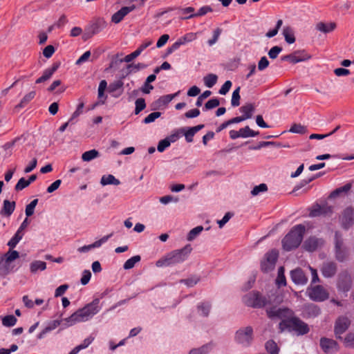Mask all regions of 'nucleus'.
I'll list each match as a JSON object with an SVG mask.
<instances>
[{
  "label": "nucleus",
  "mask_w": 354,
  "mask_h": 354,
  "mask_svg": "<svg viewBox=\"0 0 354 354\" xmlns=\"http://www.w3.org/2000/svg\"><path fill=\"white\" fill-rule=\"evenodd\" d=\"M100 299H94L91 303L87 304L83 308L78 309L70 317L62 319V321L54 320L50 322L39 335L38 338H43L46 334L58 327L61 322H65L66 326H71L77 323L87 322L91 319L100 310Z\"/></svg>",
  "instance_id": "obj_1"
},
{
  "label": "nucleus",
  "mask_w": 354,
  "mask_h": 354,
  "mask_svg": "<svg viewBox=\"0 0 354 354\" xmlns=\"http://www.w3.org/2000/svg\"><path fill=\"white\" fill-rule=\"evenodd\" d=\"M192 251L191 245L187 244L181 249L173 250L156 262L157 267L174 266L183 263Z\"/></svg>",
  "instance_id": "obj_2"
},
{
  "label": "nucleus",
  "mask_w": 354,
  "mask_h": 354,
  "mask_svg": "<svg viewBox=\"0 0 354 354\" xmlns=\"http://www.w3.org/2000/svg\"><path fill=\"white\" fill-rule=\"evenodd\" d=\"M305 230V226L301 224L294 226L283 239V248L290 251L298 248L302 241Z\"/></svg>",
  "instance_id": "obj_3"
},
{
  "label": "nucleus",
  "mask_w": 354,
  "mask_h": 354,
  "mask_svg": "<svg viewBox=\"0 0 354 354\" xmlns=\"http://www.w3.org/2000/svg\"><path fill=\"white\" fill-rule=\"evenodd\" d=\"M334 252L337 261L344 262L348 258L349 249L344 243L343 237L339 232H335L334 237Z\"/></svg>",
  "instance_id": "obj_4"
},
{
  "label": "nucleus",
  "mask_w": 354,
  "mask_h": 354,
  "mask_svg": "<svg viewBox=\"0 0 354 354\" xmlns=\"http://www.w3.org/2000/svg\"><path fill=\"white\" fill-rule=\"evenodd\" d=\"M243 301L246 306L257 308H263L268 304L266 298L257 291H252L245 295Z\"/></svg>",
  "instance_id": "obj_5"
},
{
  "label": "nucleus",
  "mask_w": 354,
  "mask_h": 354,
  "mask_svg": "<svg viewBox=\"0 0 354 354\" xmlns=\"http://www.w3.org/2000/svg\"><path fill=\"white\" fill-rule=\"evenodd\" d=\"M306 293L311 300L317 302L324 301L329 297V293L321 285L308 288Z\"/></svg>",
  "instance_id": "obj_6"
},
{
  "label": "nucleus",
  "mask_w": 354,
  "mask_h": 354,
  "mask_svg": "<svg viewBox=\"0 0 354 354\" xmlns=\"http://www.w3.org/2000/svg\"><path fill=\"white\" fill-rule=\"evenodd\" d=\"M235 341L243 346H248L253 339V329L247 326L238 330L234 337Z\"/></svg>",
  "instance_id": "obj_7"
},
{
  "label": "nucleus",
  "mask_w": 354,
  "mask_h": 354,
  "mask_svg": "<svg viewBox=\"0 0 354 354\" xmlns=\"http://www.w3.org/2000/svg\"><path fill=\"white\" fill-rule=\"evenodd\" d=\"M279 257V253L276 250H272L268 252L263 259L261 262V269L263 272L272 271L275 266Z\"/></svg>",
  "instance_id": "obj_8"
},
{
  "label": "nucleus",
  "mask_w": 354,
  "mask_h": 354,
  "mask_svg": "<svg viewBox=\"0 0 354 354\" xmlns=\"http://www.w3.org/2000/svg\"><path fill=\"white\" fill-rule=\"evenodd\" d=\"M266 314L271 319H284L291 318L294 313L288 308H277L276 306L267 308Z\"/></svg>",
  "instance_id": "obj_9"
},
{
  "label": "nucleus",
  "mask_w": 354,
  "mask_h": 354,
  "mask_svg": "<svg viewBox=\"0 0 354 354\" xmlns=\"http://www.w3.org/2000/svg\"><path fill=\"white\" fill-rule=\"evenodd\" d=\"M352 285L353 280L348 272H342L339 274L337 284L339 291L348 292Z\"/></svg>",
  "instance_id": "obj_10"
},
{
  "label": "nucleus",
  "mask_w": 354,
  "mask_h": 354,
  "mask_svg": "<svg viewBox=\"0 0 354 354\" xmlns=\"http://www.w3.org/2000/svg\"><path fill=\"white\" fill-rule=\"evenodd\" d=\"M351 324L350 319L346 316H339L335 321L334 333L337 339H342L341 335L344 333Z\"/></svg>",
  "instance_id": "obj_11"
},
{
  "label": "nucleus",
  "mask_w": 354,
  "mask_h": 354,
  "mask_svg": "<svg viewBox=\"0 0 354 354\" xmlns=\"http://www.w3.org/2000/svg\"><path fill=\"white\" fill-rule=\"evenodd\" d=\"M319 345L322 350L326 354L335 353L339 349V345L335 340L327 337H322L320 339Z\"/></svg>",
  "instance_id": "obj_12"
},
{
  "label": "nucleus",
  "mask_w": 354,
  "mask_h": 354,
  "mask_svg": "<svg viewBox=\"0 0 354 354\" xmlns=\"http://www.w3.org/2000/svg\"><path fill=\"white\" fill-rule=\"evenodd\" d=\"M291 329L299 335H306L309 332V327L307 324L297 317L292 316L290 319Z\"/></svg>",
  "instance_id": "obj_13"
},
{
  "label": "nucleus",
  "mask_w": 354,
  "mask_h": 354,
  "mask_svg": "<svg viewBox=\"0 0 354 354\" xmlns=\"http://www.w3.org/2000/svg\"><path fill=\"white\" fill-rule=\"evenodd\" d=\"M341 224L343 228L348 230L354 223V209L351 207H346L340 217Z\"/></svg>",
  "instance_id": "obj_14"
},
{
  "label": "nucleus",
  "mask_w": 354,
  "mask_h": 354,
  "mask_svg": "<svg viewBox=\"0 0 354 354\" xmlns=\"http://www.w3.org/2000/svg\"><path fill=\"white\" fill-rule=\"evenodd\" d=\"M310 58V55L306 53L304 50L295 51L292 54L286 55L282 57V60H288L292 64H296L300 62L308 60Z\"/></svg>",
  "instance_id": "obj_15"
},
{
  "label": "nucleus",
  "mask_w": 354,
  "mask_h": 354,
  "mask_svg": "<svg viewBox=\"0 0 354 354\" xmlns=\"http://www.w3.org/2000/svg\"><path fill=\"white\" fill-rule=\"evenodd\" d=\"M152 44V40L145 41L134 52L127 55L124 59H120L119 62H125L127 63L131 62L133 59L138 57L145 49L151 46Z\"/></svg>",
  "instance_id": "obj_16"
},
{
  "label": "nucleus",
  "mask_w": 354,
  "mask_h": 354,
  "mask_svg": "<svg viewBox=\"0 0 354 354\" xmlns=\"http://www.w3.org/2000/svg\"><path fill=\"white\" fill-rule=\"evenodd\" d=\"M324 243V241L322 239L311 236L305 241L304 248L308 252H313L321 248Z\"/></svg>",
  "instance_id": "obj_17"
},
{
  "label": "nucleus",
  "mask_w": 354,
  "mask_h": 354,
  "mask_svg": "<svg viewBox=\"0 0 354 354\" xmlns=\"http://www.w3.org/2000/svg\"><path fill=\"white\" fill-rule=\"evenodd\" d=\"M321 313L319 307L314 304H306L303 308V315L305 318H315Z\"/></svg>",
  "instance_id": "obj_18"
},
{
  "label": "nucleus",
  "mask_w": 354,
  "mask_h": 354,
  "mask_svg": "<svg viewBox=\"0 0 354 354\" xmlns=\"http://www.w3.org/2000/svg\"><path fill=\"white\" fill-rule=\"evenodd\" d=\"M135 9V5L124 6L112 15L111 21L115 24H118L124 19L126 15H127L129 12L134 10Z\"/></svg>",
  "instance_id": "obj_19"
},
{
  "label": "nucleus",
  "mask_w": 354,
  "mask_h": 354,
  "mask_svg": "<svg viewBox=\"0 0 354 354\" xmlns=\"http://www.w3.org/2000/svg\"><path fill=\"white\" fill-rule=\"evenodd\" d=\"M290 277L297 285H305L308 281V277L301 268H296L290 272Z\"/></svg>",
  "instance_id": "obj_20"
},
{
  "label": "nucleus",
  "mask_w": 354,
  "mask_h": 354,
  "mask_svg": "<svg viewBox=\"0 0 354 354\" xmlns=\"http://www.w3.org/2000/svg\"><path fill=\"white\" fill-rule=\"evenodd\" d=\"M337 264L333 261L325 262L322 264L321 272L322 275L326 278H330L337 272Z\"/></svg>",
  "instance_id": "obj_21"
},
{
  "label": "nucleus",
  "mask_w": 354,
  "mask_h": 354,
  "mask_svg": "<svg viewBox=\"0 0 354 354\" xmlns=\"http://www.w3.org/2000/svg\"><path fill=\"white\" fill-rule=\"evenodd\" d=\"M333 212V208L331 206L327 204L323 205H317L314 207L310 212V216L312 217L319 216L321 215L328 216L330 215Z\"/></svg>",
  "instance_id": "obj_22"
},
{
  "label": "nucleus",
  "mask_w": 354,
  "mask_h": 354,
  "mask_svg": "<svg viewBox=\"0 0 354 354\" xmlns=\"http://www.w3.org/2000/svg\"><path fill=\"white\" fill-rule=\"evenodd\" d=\"M112 235H113V234L111 233L109 235L103 236L100 240L95 241L92 244L80 247L77 249V251L81 253H85V252H88V251H90L91 250H92L93 248H99L103 243H106L109 240V239L112 236Z\"/></svg>",
  "instance_id": "obj_23"
},
{
  "label": "nucleus",
  "mask_w": 354,
  "mask_h": 354,
  "mask_svg": "<svg viewBox=\"0 0 354 354\" xmlns=\"http://www.w3.org/2000/svg\"><path fill=\"white\" fill-rule=\"evenodd\" d=\"M336 27L337 24L335 22L325 23L323 21H319L315 26L317 30L324 34L333 32L336 28Z\"/></svg>",
  "instance_id": "obj_24"
},
{
  "label": "nucleus",
  "mask_w": 354,
  "mask_h": 354,
  "mask_svg": "<svg viewBox=\"0 0 354 354\" xmlns=\"http://www.w3.org/2000/svg\"><path fill=\"white\" fill-rule=\"evenodd\" d=\"M14 271L15 266L7 263L0 257V277L4 278Z\"/></svg>",
  "instance_id": "obj_25"
},
{
  "label": "nucleus",
  "mask_w": 354,
  "mask_h": 354,
  "mask_svg": "<svg viewBox=\"0 0 354 354\" xmlns=\"http://www.w3.org/2000/svg\"><path fill=\"white\" fill-rule=\"evenodd\" d=\"M10 248L7 252L3 254H0V257L10 265H13L12 261L19 257V253L17 250H11Z\"/></svg>",
  "instance_id": "obj_26"
},
{
  "label": "nucleus",
  "mask_w": 354,
  "mask_h": 354,
  "mask_svg": "<svg viewBox=\"0 0 354 354\" xmlns=\"http://www.w3.org/2000/svg\"><path fill=\"white\" fill-rule=\"evenodd\" d=\"M123 82L121 80H117L113 82V83H111L109 86H108V91L110 93H114L117 91H119L118 94H113V95L115 97L120 96L122 93V86H123Z\"/></svg>",
  "instance_id": "obj_27"
},
{
  "label": "nucleus",
  "mask_w": 354,
  "mask_h": 354,
  "mask_svg": "<svg viewBox=\"0 0 354 354\" xmlns=\"http://www.w3.org/2000/svg\"><path fill=\"white\" fill-rule=\"evenodd\" d=\"M204 124H198L195 127H189L187 131L184 133L185 140L187 142H192L193 141V137L194 135L204 128Z\"/></svg>",
  "instance_id": "obj_28"
},
{
  "label": "nucleus",
  "mask_w": 354,
  "mask_h": 354,
  "mask_svg": "<svg viewBox=\"0 0 354 354\" xmlns=\"http://www.w3.org/2000/svg\"><path fill=\"white\" fill-rule=\"evenodd\" d=\"M15 208V202H10L8 200H5L3 201V206L2 209L1 210V214L3 215H6L7 216H10L12 212H14Z\"/></svg>",
  "instance_id": "obj_29"
},
{
  "label": "nucleus",
  "mask_w": 354,
  "mask_h": 354,
  "mask_svg": "<svg viewBox=\"0 0 354 354\" xmlns=\"http://www.w3.org/2000/svg\"><path fill=\"white\" fill-rule=\"evenodd\" d=\"M212 11V8L210 6H205L201 7L198 10V11L197 12H196L195 14H191L190 15H188V16H183V17H181L180 19L183 20H186V19L194 18V17H201V16L206 15L207 12H209Z\"/></svg>",
  "instance_id": "obj_30"
},
{
  "label": "nucleus",
  "mask_w": 354,
  "mask_h": 354,
  "mask_svg": "<svg viewBox=\"0 0 354 354\" xmlns=\"http://www.w3.org/2000/svg\"><path fill=\"white\" fill-rule=\"evenodd\" d=\"M211 309V304L209 302H201L197 306V311L199 315L208 317Z\"/></svg>",
  "instance_id": "obj_31"
},
{
  "label": "nucleus",
  "mask_w": 354,
  "mask_h": 354,
  "mask_svg": "<svg viewBox=\"0 0 354 354\" xmlns=\"http://www.w3.org/2000/svg\"><path fill=\"white\" fill-rule=\"evenodd\" d=\"M240 111L243 113V118H244L245 120H248L252 118L254 111V106L250 103L247 104L240 108Z\"/></svg>",
  "instance_id": "obj_32"
},
{
  "label": "nucleus",
  "mask_w": 354,
  "mask_h": 354,
  "mask_svg": "<svg viewBox=\"0 0 354 354\" xmlns=\"http://www.w3.org/2000/svg\"><path fill=\"white\" fill-rule=\"evenodd\" d=\"M100 183L103 185H118L120 184V181L115 178L114 176L112 174L109 175H104L102 176Z\"/></svg>",
  "instance_id": "obj_33"
},
{
  "label": "nucleus",
  "mask_w": 354,
  "mask_h": 354,
  "mask_svg": "<svg viewBox=\"0 0 354 354\" xmlns=\"http://www.w3.org/2000/svg\"><path fill=\"white\" fill-rule=\"evenodd\" d=\"M283 35L288 44H293L295 41L293 30L290 26H285L283 28Z\"/></svg>",
  "instance_id": "obj_34"
},
{
  "label": "nucleus",
  "mask_w": 354,
  "mask_h": 354,
  "mask_svg": "<svg viewBox=\"0 0 354 354\" xmlns=\"http://www.w3.org/2000/svg\"><path fill=\"white\" fill-rule=\"evenodd\" d=\"M107 88V82L106 80H101L98 86V98L100 100L101 104H104L106 100V96L104 95V91Z\"/></svg>",
  "instance_id": "obj_35"
},
{
  "label": "nucleus",
  "mask_w": 354,
  "mask_h": 354,
  "mask_svg": "<svg viewBox=\"0 0 354 354\" xmlns=\"http://www.w3.org/2000/svg\"><path fill=\"white\" fill-rule=\"evenodd\" d=\"M46 268V262L41 261H34L30 265V270L32 273H36L38 270L43 271Z\"/></svg>",
  "instance_id": "obj_36"
},
{
  "label": "nucleus",
  "mask_w": 354,
  "mask_h": 354,
  "mask_svg": "<svg viewBox=\"0 0 354 354\" xmlns=\"http://www.w3.org/2000/svg\"><path fill=\"white\" fill-rule=\"evenodd\" d=\"M265 348L270 354H279V348L277 343L272 340H268L265 344Z\"/></svg>",
  "instance_id": "obj_37"
},
{
  "label": "nucleus",
  "mask_w": 354,
  "mask_h": 354,
  "mask_svg": "<svg viewBox=\"0 0 354 354\" xmlns=\"http://www.w3.org/2000/svg\"><path fill=\"white\" fill-rule=\"evenodd\" d=\"M239 133L240 134V137L244 138H249V137H255V136H258L259 133L258 131H254L250 129V128L248 126H246L244 128L240 129L239 130Z\"/></svg>",
  "instance_id": "obj_38"
},
{
  "label": "nucleus",
  "mask_w": 354,
  "mask_h": 354,
  "mask_svg": "<svg viewBox=\"0 0 354 354\" xmlns=\"http://www.w3.org/2000/svg\"><path fill=\"white\" fill-rule=\"evenodd\" d=\"M100 153L96 149H91L87 151H85L82 155V159L85 162H89L97 157H99Z\"/></svg>",
  "instance_id": "obj_39"
},
{
  "label": "nucleus",
  "mask_w": 354,
  "mask_h": 354,
  "mask_svg": "<svg viewBox=\"0 0 354 354\" xmlns=\"http://www.w3.org/2000/svg\"><path fill=\"white\" fill-rule=\"evenodd\" d=\"M217 80V75L213 73H209L203 77L204 84L208 88L213 87L216 84Z\"/></svg>",
  "instance_id": "obj_40"
},
{
  "label": "nucleus",
  "mask_w": 354,
  "mask_h": 354,
  "mask_svg": "<svg viewBox=\"0 0 354 354\" xmlns=\"http://www.w3.org/2000/svg\"><path fill=\"white\" fill-rule=\"evenodd\" d=\"M36 95V92L35 91H32L27 93L21 100L19 104L16 106L15 108H22L24 107L27 104H28Z\"/></svg>",
  "instance_id": "obj_41"
},
{
  "label": "nucleus",
  "mask_w": 354,
  "mask_h": 354,
  "mask_svg": "<svg viewBox=\"0 0 354 354\" xmlns=\"http://www.w3.org/2000/svg\"><path fill=\"white\" fill-rule=\"evenodd\" d=\"M104 27V21H97L88 26V28L91 31V34L96 35L100 32Z\"/></svg>",
  "instance_id": "obj_42"
},
{
  "label": "nucleus",
  "mask_w": 354,
  "mask_h": 354,
  "mask_svg": "<svg viewBox=\"0 0 354 354\" xmlns=\"http://www.w3.org/2000/svg\"><path fill=\"white\" fill-rule=\"evenodd\" d=\"M23 236L24 233L17 230L14 236L8 243V245L10 247V248H14L21 240Z\"/></svg>",
  "instance_id": "obj_43"
},
{
  "label": "nucleus",
  "mask_w": 354,
  "mask_h": 354,
  "mask_svg": "<svg viewBox=\"0 0 354 354\" xmlns=\"http://www.w3.org/2000/svg\"><path fill=\"white\" fill-rule=\"evenodd\" d=\"M141 258L139 255H136L132 257L131 258L125 261V263L123 265V268L124 270H129L133 268L136 263L139 262L140 261Z\"/></svg>",
  "instance_id": "obj_44"
},
{
  "label": "nucleus",
  "mask_w": 354,
  "mask_h": 354,
  "mask_svg": "<svg viewBox=\"0 0 354 354\" xmlns=\"http://www.w3.org/2000/svg\"><path fill=\"white\" fill-rule=\"evenodd\" d=\"M179 93V91L174 94H169L165 95L160 97L157 101L156 103L160 105H166L169 104L176 96H177Z\"/></svg>",
  "instance_id": "obj_45"
},
{
  "label": "nucleus",
  "mask_w": 354,
  "mask_h": 354,
  "mask_svg": "<svg viewBox=\"0 0 354 354\" xmlns=\"http://www.w3.org/2000/svg\"><path fill=\"white\" fill-rule=\"evenodd\" d=\"M276 283L279 287L285 286L286 285V277L284 274L283 267H280L278 270V275L276 279Z\"/></svg>",
  "instance_id": "obj_46"
},
{
  "label": "nucleus",
  "mask_w": 354,
  "mask_h": 354,
  "mask_svg": "<svg viewBox=\"0 0 354 354\" xmlns=\"http://www.w3.org/2000/svg\"><path fill=\"white\" fill-rule=\"evenodd\" d=\"M94 338L89 337L86 338L83 342L73 349L72 354H77L80 350L87 348L93 341Z\"/></svg>",
  "instance_id": "obj_47"
},
{
  "label": "nucleus",
  "mask_w": 354,
  "mask_h": 354,
  "mask_svg": "<svg viewBox=\"0 0 354 354\" xmlns=\"http://www.w3.org/2000/svg\"><path fill=\"white\" fill-rule=\"evenodd\" d=\"M147 65L143 63H138L136 64H130L127 66V68L129 70L127 75H129L132 73H136L140 70L144 69L147 68Z\"/></svg>",
  "instance_id": "obj_48"
},
{
  "label": "nucleus",
  "mask_w": 354,
  "mask_h": 354,
  "mask_svg": "<svg viewBox=\"0 0 354 354\" xmlns=\"http://www.w3.org/2000/svg\"><path fill=\"white\" fill-rule=\"evenodd\" d=\"M203 230V227L198 225L189 231L187 239L189 241H193Z\"/></svg>",
  "instance_id": "obj_49"
},
{
  "label": "nucleus",
  "mask_w": 354,
  "mask_h": 354,
  "mask_svg": "<svg viewBox=\"0 0 354 354\" xmlns=\"http://www.w3.org/2000/svg\"><path fill=\"white\" fill-rule=\"evenodd\" d=\"M60 64L57 62L53 64L51 68H47L44 71L43 76L46 78V80H48L53 73L58 69Z\"/></svg>",
  "instance_id": "obj_50"
},
{
  "label": "nucleus",
  "mask_w": 354,
  "mask_h": 354,
  "mask_svg": "<svg viewBox=\"0 0 354 354\" xmlns=\"http://www.w3.org/2000/svg\"><path fill=\"white\" fill-rule=\"evenodd\" d=\"M210 350V345L205 344L200 348L191 350L189 354H207Z\"/></svg>",
  "instance_id": "obj_51"
},
{
  "label": "nucleus",
  "mask_w": 354,
  "mask_h": 354,
  "mask_svg": "<svg viewBox=\"0 0 354 354\" xmlns=\"http://www.w3.org/2000/svg\"><path fill=\"white\" fill-rule=\"evenodd\" d=\"M197 33L195 32H189L185 34L184 36L179 38L182 45H184L187 43L191 42L195 40L197 37Z\"/></svg>",
  "instance_id": "obj_52"
},
{
  "label": "nucleus",
  "mask_w": 354,
  "mask_h": 354,
  "mask_svg": "<svg viewBox=\"0 0 354 354\" xmlns=\"http://www.w3.org/2000/svg\"><path fill=\"white\" fill-rule=\"evenodd\" d=\"M240 87L236 88L232 95L231 104L232 106L236 107L240 104Z\"/></svg>",
  "instance_id": "obj_53"
},
{
  "label": "nucleus",
  "mask_w": 354,
  "mask_h": 354,
  "mask_svg": "<svg viewBox=\"0 0 354 354\" xmlns=\"http://www.w3.org/2000/svg\"><path fill=\"white\" fill-rule=\"evenodd\" d=\"M17 319L14 315H6L2 319V324L5 326L10 327L15 325Z\"/></svg>",
  "instance_id": "obj_54"
},
{
  "label": "nucleus",
  "mask_w": 354,
  "mask_h": 354,
  "mask_svg": "<svg viewBox=\"0 0 354 354\" xmlns=\"http://www.w3.org/2000/svg\"><path fill=\"white\" fill-rule=\"evenodd\" d=\"M283 24L282 19H279L277 22L276 26L274 28L270 30L266 34V36L268 38H271L277 35L279 30L281 28Z\"/></svg>",
  "instance_id": "obj_55"
},
{
  "label": "nucleus",
  "mask_w": 354,
  "mask_h": 354,
  "mask_svg": "<svg viewBox=\"0 0 354 354\" xmlns=\"http://www.w3.org/2000/svg\"><path fill=\"white\" fill-rule=\"evenodd\" d=\"M221 32L222 29L220 28H217L214 30L212 37L207 41V44L209 46H213L217 42Z\"/></svg>",
  "instance_id": "obj_56"
},
{
  "label": "nucleus",
  "mask_w": 354,
  "mask_h": 354,
  "mask_svg": "<svg viewBox=\"0 0 354 354\" xmlns=\"http://www.w3.org/2000/svg\"><path fill=\"white\" fill-rule=\"evenodd\" d=\"M136 108H135V114L138 115L140 111L144 110L146 107V103L144 98H138L135 102Z\"/></svg>",
  "instance_id": "obj_57"
},
{
  "label": "nucleus",
  "mask_w": 354,
  "mask_h": 354,
  "mask_svg": "<svg viewBox=\"0 0 354 354\" xmlns=\"http://www.w3.org/2000/svg\"><path fill=\"white\" fill-rule=\"evenodd\" d=\"M219 104H220V102H219L218 99L212 98V99L208 100L205 103L203 110L206 111V110L214 109V108L218 106Z\"/></svg>",
  "instance_id": "obj_58"
},
{
  "label": "nucleus",
  "mask_w": 354,
  "mask_h": 354,
  "mask_svg": "<svg viewBox=\"0 0 354 354\" xmlns=\"http://www.w3.org/2000/svg\"><path fill=\"white\" fill-rule=\"evenodd\" d=\"M200 281V278L198 277H192L188 279H181L180 281V283H183L187 287H193L194 286L198 281Z\"/></svg>",
  "instance_id": "obj_59"
},
{
  "label": "nucleus",
  "mask_w": 354,
  "mask_h": 354,
  "mask_svg": "<svg viewBox=\"0 0 354 354\" xmlns=\"http://www.w3.org/2000/svg\"><path fill=\"white\" fill-rule=\"evenodd\" d=\"M268 190V186L265 183H261L259 185L255 186L252 190L251 191V194L252 196H257L261 192H265Z\"/></svg>",
  "instance_id": "obj_60"
},
{
  "label": "nucleus",
  "mask_w": 354,
  "mask_h": 354,
  "mask_svg": "<svg viewBox=\"0 0 354 354\" xmlns=\"http://www.w3.org/2000/svg\"><path fill=\"white\" fill-rule=\"evenodd\" d=\"M290 131L295 133L304 134L306 132V128L300 124H294L290 127Z\"/></svg>",
  "instance_id": "obj_61"
},
{
  "label": "nucleus",
  "mask_w": 354,
  "mask_h": 354,
  "mask_svg": "<svg viewBox=\"0 0 354 354\" xmlns=\"http://www.w3.org/2000/svg\"><path fill=\"white\" fill-rule=\"evenodd\" d=\"M160 115H161L160 112H158V111L152 112L144 119L143 122L145 124H149L151 122H154L157 118L160 117Z\"/></svg>",
  "instance_id": "obj_62"
},
{
  "label": "nucleus",
  "mask_w": 354,
  "mask_h": 354,
  "mask_svg": "<svg viewBox=\"0 0 354 354\" xmlns=\"http://www.w3.org/2000/svg\"><path fill=\"white\" fill-rule=\"evenodd\" d=\"M282 51V48L278 46L272 47L268 52V55L270 59H276L279 54Z\"/></svg>",
  "instance_id": "obj_63"
},
{
  "label": "nucleus",
  "mask_w": 354,
  "mask_h": 354,
  "mask_svg": "<svg viewBox=\"0 0 354 354\" xmlns=\"http://www.w3.org/2000/svg\"><path fill=\"white\" fill-rule=\"evenodd\" d=\"M346 346L354 348V333H348L344 339Z\"/></svg>",
  "instance_id": "obj_64"
}]
</instances>
